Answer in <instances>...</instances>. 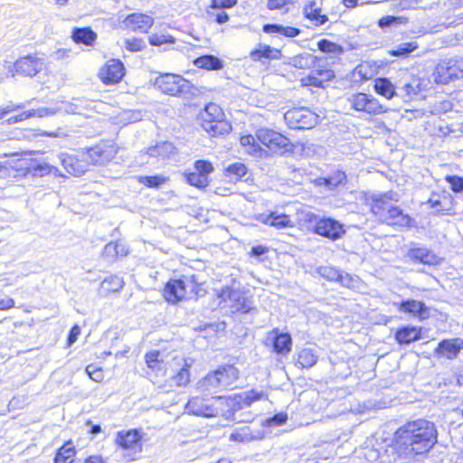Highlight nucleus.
<instances>
[{
  "mask_svg": "<svg viewBox=\"0 0 463 463\" xmlns=\"http://www.w3.org/2000/svg\"><path fill=\"white\" fill-rule=\"evenodd\" d=\"M436 442L435 425L424 419L405 423L394 434V449L400 458L406 459L428 452Z\"/></svg>",
  "mask_w": 463,
  "mask_h": 463,
  "instance_id": "nucleus-1",
  "label": "nucleus"
},
{
  "mask_svg": "<svg viewBox=\"0 0 463 463\" xmlns=\"http://www.w3.org/2000/svg\"><path fill=\"white\" fill-rule=\"evenodd\" d=\"M154 85L164 94L170 96L189 98L198 91L189 80L178 74H160L155 79Z\"/></svg>",
  "mask_w": 463,
  "mask_h": 463,
  "instance_id": "nucleus-2",
  "label": "nucleus"
},
{
  "mask_svg": "<svg viewBox=\"0 0 463 463\" xmlns=\"http://www.w3.org/2000/svg\"><path fill=\"white\" fill-rule=\"evenodd\" d=\"M264 396L263 392H258L255 390L244 392L234 396L225 398V403L228 409L222 412L226 420L237 422H249L251 420L250 413H245L243 417H238L237 411L250 407L252 402L260 400Z\"/></svg>",
  "mask_w": 463,
  "mask_h": 463,
  "instance_id": "nucleus-3",
  "label": "nucleus"
},
{
  "mask_svg": "<svg viewBox=\"0 0 463 463\" xmlns=\"http://www.w3.org/2000/svg\"><path fill=\"white\" fill-rule=\"evenodd\" d=\"M201 118L203 128L213 137L227 134L232 129L231 124L224 119L222 109L215 103L205 106Z\"/></svg>",
  "mask_w": 463,
  "mask_h": 463,
  "instance_id": "nucleus-4",
  "label": "nucleus"
},
{
  "mask_svg": "<svg viewBox=\"0 0 463 463\" xmlns=\"http://www.w3.org/2000/svg\"><path fill=\"white\" fill-rule=\"evenodd\" d=\"M197 286L194 276L172 279L165 287L164 297L167 302L175 304L184 299L188 292L195 293Z\"/></svg>",
  "mask_w": 463,
  "mask_h": 463,
  "instance_id": "nucleus-5",
  "label": "nucleus"
},
{
  "mask_svg": "<svg viewBox=\"0 0 463 463\" xmlns=\"http://www.w3.org/2000/svg\"><path fill=\"white\" fill-rule=\"evenodd\" d=\"M290 128L309 129L317 124L318 116L307 108H294L284 114Z\"/></svg>",
  "mask_w": 463,
  "mask_h": 463,
  "instance_id": "nucleus-6",
  "label": "nucleus"
},
{
  "mask_svg": "<svg viewBox=\"0 0 463 463\" xmlns=\"http://www.w3.org/2000/svg\"><path fill=\"white\" fill-rule=\"evenodd\" d=\"M460 78H463V59L443 61L436 66L433 73L434 81L440 84H448Z\"/></svg>",
  "mask_w": 463,
  "mask_h": 463,
  "instance_id": "nucleus-7",
  "label": "nucleus"
},
{
  "mask_svg": "<svg viewBox=\"0 0 463 463\" xmlns=\"http://www.w3.org/2000/svg\"><path fill=\"white\" fill-rule=\"evenodd\" d=\"M256 137L259 142L275 153L284 154L292 149V145L288 138L271 129H258Z\"/></svg>",
  "mask_w": 463,
  "mask_h": 463,
  "instance_id": "nucleus-8",
  "label": "nucleus"
},
{
  "mask_svg": "<svg viewBox=\"0 0 463 463\" xmlns=\"http://www.w3.org/2000/svg\"><path fill=\"white\" fill-rule=\"evenodd\" d=\"M347 101L352 109L368 115L385 113L387 109L373 95L359 92L350 96Z\"/></svg>",
  "mask_w": 463,
  "mask_h": 463,
  "instance_id": "nucleus-9",
  "label": "nucleus"
},
{
  "mask_svg": "<svg viewBox=\"0 0 463 463\" xmlns=\"http://www.w3.org/2000/svg\"><path fill=\"white\" fill-rule=\"evenodd\" d=\"M219 297L232 308V312L248 313L251 309V302L245 296V293L231 288L222 290Z\"/></svg>",
  "mask_w": 463,
  "mask_h": 463,
  "instance_id": "nucleus-10",
  "label": "nucleus"
},
{
  "mask_svg": "<svg viewBox=\"0 0 463 463\" xmlns=\"http://www.w3.org/2000/svg\"><path fill=\"white\" fill-rule=\"evenodd\" d=\"M125 75V67L122 61L117 59L109 60L99 71L100 80L106 84L119 82Z\"/></svg>",
  "mask_w": 463,
  "mask_h": 463,
  "instance_id": "nucleus-11",
  "label": "nucleus"
},
{
  "mask_svg": "<svg viewBox=\"0 0 463 463\" xmlns=\"http://www.w3.org/2000/svg\"><path fill=\"white\" fill-rule=\"evenodd\" d=\"M314 232L323 237L332 241L340 239L345 231L343 225L331 218H323L317 222Z\"/></svg>",
  "mask_w": 463,
  "mask_h": 463,
  "instance_id": "nucleus-12",
  "label": "nucleus"
},
{
  "mask_svg": "<svg viewBox=\"0 0 463 463\" xmlns=\"http://www.w3.org/2000/svg\"><path fill=\"white\" fill-rule=\"evenodd\" d=\"M117 154V149L110 144H99L87 152L88 158L93 165H103L112 160Z\"/></svg>",
  "mask_w": 463,
  "mask_h": 463,
  "instance_id": "nucleus-13",
  "label": "nucleus"
},
{
  "mask_svg": "<svg viewBox=\"0 0 463 463\" xmlns=\"http://www.w3.org/2000/svg\"><path fill=\"white\" fill-rule=\"evenodd\" d=\"M185 411L189 414L205 418L215 417L219 413L216 408L200 397H193L190 399L186 403Z\"/></svg>",
  "mask_w": 463,
  "mask_h": 463,
  "instance_id": "nucleus-14",
  "label": "nucleus"
},
{
  "mask_svg": "<svg viewBox=\"0 0 463 463\" xmlns=\"http://www.w3.org/2000/svg\"><path fill=\"white\" fill-rule=\"evenodd\" d=\"M16 72L33 77L43 68V61L35 56L28 55L17 60L14 63Z\"/></svg>",
  "mask_w": 463,
  "mask_h": 463,
  "instance_id": "nucleus-15",
  "label": "nucleus"
},
{
  "mask_svg": "<svg viewBox=\"0 0 463 463\" xmlns=\"http://www.w3.org/2000/svg\"><path fill=\"white\" fill-rule=\"evenodd\" d=\"M396 195V194L389 193L373 199L371 203V211L382 222L384 219H386V215L388 214L389 210L393 205L392 202H397V199L394 198Z\"/></svg>",
  "mask_w": 463,
  "mask_h": 463,
  "instance_id": "nucleus-16",
  "label": "nucleus"
},
{
  "mask_svg": "<svg viewBox=\"0 0 463 463\" xmlns=\"http://www.w3.org/2000/svg\"><path fill=\"white\" fill-rule=\"evenodd\" d=\"M312 68L314 70L312 71L311 74L308 75V77L306 79H303V81L306 85L323 88L324 83L327 82L335 77V73L332 70L320 65L319 62H317L316 66Z\"/></svg>",
  "mask_w": 463,
  "mask_h": 463,
  "instance_id": "nucleus-17",
  "label": "nucleus"
},
{
  "mask_svg": "<svg viewBox=\"0 0 463 463\" xmlns=\"http://www.w3.org/2000/svg\"><path fill=\"white\" fill-rule=\"evenodd\" d=\"M59 158L62 166L71 175L81 176L87 171L88 164L86 161L80 160L73 155L61 153Z\"/></svg>",
  "mask_w": 463,
  "mask_h": 463,
  "instance_id": "nucleus-18",
  "label": "nucleus"
},
{
  "mask_svg": "<svg viewBox=\"0 0 463 463\" xmlns=\"http://www.w3.org/2000/svg\"><path fill=\"white\" fill-rule=\"evenodd\" d=\"M303 14L315 26L322 25L328 20L327 15L321 13L320 0L307 1L303 7Z\"/></svg>",
  "mask_w": 463,
  "mask_h": 463,
  "instance_id": "nucleus-19",
  "label": "nucleus"
},
{
  "mask_svg": "<svg viewBox=\"0 0 463 463\" xmlns=\"http://www.w3.org/2000/svg\"><path fill=\"white\" fill-rule=\"evenodd\" d=\"M463 349V339L452 338L442 340L439 343L435 353L448 359H454L458 356L460 350Z\"/></svg>",
  "mask_w": 463,
  "mask_h": 463,
  "instance_id": "nucleus-20",
  "label": "nucleus"
},
{
  "mask_svg": "<svg viewBox=\"0 0 463 463\" xmlns=\"http://www.w3.org/2000/svg\"><path fill=\"white\" fill-rule=\"evenodd\" d=\"M126 23L135 32L146 33L154 24V18L142 13L128 14Z\"/></svg>",
  "mask_w": 463,
  "mask_h": 463,
  "instance_id": "nucleus-21",
  "label": "nucleus"
},
{
  "mask_svg": "<svg viewBox=\"0 0 463 463\" xmlns=\"http://www.w3.org/2000/svg\"><path fill=\"white\" fill-rule=\"evenodd\" d=\"M250 57L254 61H262L263 59L279 60L282 57V53L279 49L268 44L259 43L256 48L250 51Z\"/></svg>",
  "mask_w": 463,
  "mask_h": 463,
  "instance_id": "nucleus-22",
  "label": "nucleus"
},
{
  "mask_svg": "<svg viewBox=\"0 0 463 463\" xmlns=\"http://www.w3.org/2000/svg\"><path fill=\"white\" fill-rule=\"evenodd\" d=\"M117 443L124 449H129L134 452L139 451L141 449L140 435L136 430L119 432L117 437Z\"/></svg>",
  "mask_w": 463,
  "mask_h": 463,
  "instance_id": "nucleus-23",
  "label": "nucleus"
},
{
  "mask_svg": "<svg viewBox=\"0 0 463 463\" xmlns=\"http://www.w3.org/2000/svg\"><path fill=\"white\" fill-rule=\"evenodd\" d=\"M411 221V218L408 214L403 213L400 207L393 204L383 222L389 225L410 227Z\"/></svg>",
  "mask_w": 463,
  "mask_h": 463,
  "instance_id": "nucleus-24",
  "label": "nucleus"
},
{
  "mask_svg": "<svg viewBox=\"0 0 463 463\" xmlns=\"http://www.w3.org/2000/svg\"><path fill=\"white\" fill-rule=\"evenodd\" d=\"M408 256L411 260L427 265H436L439 263V257L427 248H412Z\"/></svg>",
  "mask_w": 463,
  "mask_h": 463,
  "instance_id": "nucleus-25",
  "label": "nucleus"
},
{
  "mask_svg": "<svg viewBox=\"0 0 463 463\" xmlns=\"http://www.w3.org/2000/svg\"><path fill=\"white\" fill-rule=\"evenodd\" d=\"M28 172L32 174L33 176L39 177H43L50 174H53L56 176H62L56 166L51 165L44 161H33L28 167Z\"/></svg>",
  "mask_w": 463,
  "mask_h": 463,
  "instance_id": "nucleus-26",
  "label": "nucleus"
},
{
  "mask_svg": "<svg viewBox=\"0 0 463 463\" xmlns=\"http://www.w3.org/2000/svg\"><path fill=\"white\" fill-rule=\"evenodd\" d=\"M275 335L273 337V349L276 353L287 354L291 351L292 339L288 333H279L278 329H274L271 333Z\"/></svg>",
  "mask_w": 463,
  "mask_h": 463,
  "instance_id": "nucleus-27",
  "label": "nucleus"
},
{
  "mask_svg": "<svg viewBox=\"0 0 463 463\" xmlns=\"http://www.w3.org/2000/svg\"><path fill=\"white\" fill-rule=\"evenodd\" d=\"M263 434L260 430L252 431L249 426H243L236 429L230 436V439L238 442H250L261 439Z\"/></svg>",
  "mask_w": 463,
  "mask_h": 463,
  "instance_id": "nucleus-28",
  "label": "nucleus"
},
{
  "mask_svg": "<svg viewBox=\"0 0 463 463\" xmlns=\"http://www.w3.org/2000/svg\"><path fill=\"white\" fill-rule=\"evenodd\" d=\"M71 38L76 43L93 46L97 40V33L90 27L74 28Z\"/></svg>",
  "mask_w": 463,
  "mask_h": 463,
  "instance_id": "nucleus-29",
  "label": "nucleus"
},
{
  "mask_svg": "<svg viewBox=\"0 0 463 463\" xmlns=\"http://www.w3.org/2000/svg\"><path fill=\"white\" fill-rule=\"evenodd\" d=\"M399 310L403 313L418 315L421 319L428 317V308L423 302L409 299L400 304Z\"/></svg>",
  "mask_w": 463,
  "mask_h": 463,
  "instance_id": "nucleus-30",
  "label": "nucleus"
},
{
  "mask_svg": "<svg viewBox=\"0 0 463 463\" xmlns=\"http://www.w3.org/2000/svg\"><path fill=\"white\" fill-rule=\"evenodd\" d=\"M323 61L311 53L304 52L290 58L288 64L298 69H310L316 66L317 62Z\"/></svg>",
  "mask_w": 463,
  "mask_h": 463,
  "instance_id": "nucleus-31",
  "label": "nucleus"
},
{
  "mask_svg": "<svg viewBox=\"0 0 463 463\" xmlns=\"http://www.w3.org/2000/svg\"><path fill=\"white\" fill-rule=\"evenodd\" d=\"M198 387L203 392L216 393L218 391L223 390L220 382L217 370L209 373L199 383Z\"/></svg>",
  "mask_w": 463,
  "mask_h": 463,
  "instance_id": "nucleus-32",
  "label": "nucleus"
},
{
  "mask_svg": "<svg viewBox=\"0 0 463 463\" xmlns=\"http://www.w3.org/2000/svg\"><path fill=\"white\" fill-rule=\"evenodd\" d=\"M216 370L217 373H219L220 382L222 386V389L231 387L239 378V371L233 365L221 366Z\"/></svg>",
  "mask_w": 463,
  "mask_h": 463,
  "instance_id": "nucleus-33",
  "label": "nucleus"
},
{
  "mask_svg": "<svg viewBox=\"0 0 463 463\" xmlns=\"http://www.w3.org/2000/svg\"><path fill=\"white\" fill-rule=\"evenodd\" d=\"M317 272L321 277H323L328 280L339 281L344 286H347V287L349 286V281H350L349 276L347 274L344 276L343 274L340 273L339 270H337L336 269H335L333 267H329V266L319 267L317 269Z\"/></svg>",
  "mask_w": 463,
  "mask_h": 463,
  "instance_id": "nucleus-34",
  "label": "nucleus"
},
{
  "mask_svg": "<svg viewBox=\"0 0 463 463\" xmlns=\"http://www.w3.org/2000/svg\"><path fill=\"white\" fill-rule=\"evenodd\" d=\"M375 91L388 99L398 95L396 88L387 78H377L373 86Z\"/></svg>",
  "mask_w": 463,
  "mask_h": 463,
  "instance_id": "nucleus-35",
  "label": "nucleus"
},
{
  "mask_svg": "<svg viewBox=\"0 0 463 463\" xmlns=\"http://www.w3.org/2000/svg\"><path fill=\"white\" fill-rule=\"evenodd\" d=\"M76 450L71 441H67L56 452L54 463H73Z\"/></svg>",
  "mask_w": 463,
  "mask_h": 463,
  "instance_id": "nucleus-36",
  "label": "nucleus"
},
{
  "mask_svg": "<svg viewBox=\"0 0 463 463\" xmlns=\"http://www.w3.org/2000/svg\"><path fill=\"white\" fill-rule=\"evenodd\" d=\"M398 90L397 96H401L404 100L413 99L420 92L419 80L412 79L410 82L399 87Z\"/></svg>",
  "mask_w": 463,
  "mask_h": 463,
  "instance_id": "nucleus-37",
  "label": "nucleus"
},
{
  "mask_svg": "<svg viewBox=\"0 0 463 463\" xmlns=\"http://www.w3.org/2000/svg\"><path fill=\"white\" fill-rule=\"evenodd\" d=\"M395 337L399 344H410L420 339V332L416 327H404L397 331Z\"/></svg>",
  "mask_w": 463,
  "mask_h": 463,
  "instance_id": "nucleus-38",
  "label": "nucleus"
},
{
  "mask_svg": "<svg viewBox=\"0 0 463 463\" xmlns=\"http://www.w3.org/2000/svg\"><path fill=\"white\" fill-rule=\"evenodd\" d=\"M346 181V175L345 172L336 171L327 178L317 179L318 184H324L330 190L337 188L339 185L344 184Z\"/></svg>",
  "mask_w": 463,
  "mask_h": 463,
  "instance_id": "nucleus-39",
  "label": "nucleus"
},
{
  "mask_svg": "<svg viewBox=\"0 0 463 463\" xmlns=\"http://www.w3.org/2000/svg\"><path fill=\"white\" fill-rule=\"evenodd\" d=\"M194 62L198 68L206 70H219L222 67V61L213 55L198 57Z\"/></svg>",
  "mask_w": 463,
  "mask_h": 463,
  "instance_id": "nucleus-40",
  "label": "nucleus"
},
{
  "mask_svg": "<svg viewBox=\"0 0 463 463\" xmlns=\"http://www.w3.org/2000/svg\"><path fill=\"white\" fill-rule=\"evenodd\" d=\"M317 356L311 348H304L298 354L297 364L301 368H310L317 364Z\"/></svg>",
  "mask_w": 463,
  "mask_h": 463,
  "instance_id": "nucleus-41",
  "label": "nucleus"
},
{
  "mask_svg": "<svg viewBox=\"0 0 463 463\" xmlns=\"http://www.w3.org/2000/svg\"><path fill=\"white\" fill-rule=\"evenodd\" d=\"M59 109L53 108H39L36 109H29L23 111L18 115V120L23 121L32 117L45 118L53 116L58 112Z\"/></svg>",
  "mask_w": 463,
  "mask_h": 463,
  "instance_id": "nucleus-42",
  "label": "nucleus"
},
{
  "mask_svg": "<svg viewBox=\"0 0 463 463\" xmlns=\"http://www.w3.org/2000/svg\"><path fill=\"white\" fill-rule=\"evenodd\" d=\"M175 151V146L170 142H162L151 146L147 149V154L150 156H168Z\"/></svg>",
  "mask_w": 463,
  "mask_h": 463,
  "instance_id": "nucleus-43",
  "label": "nucleus"
},
{
  "mask_svg": "<svg viewBox=\"0 0 463 463\" xmlns=\"http://www.w3.org/2000/svg\"><path fill=\"white\" fill-rule=\"evenodd\" d=\"M167 180L168 178L163 175H156L152 176L140 175L137 177L139 184H144L149 188H159Z\"/></svg>",
  "mask_w": 463,
  "mask_h": 463,
  "instance_id": "nucleus-44",
  "label": "nucleus"
},
{
  "mask_svg": "<svg viewBox=\"0 0 463 463\" xmlns=\"http://www.w3.org/2000/svg\"><path fill=\"white\" fill-rule=\"evenodd\" d=\"M123 286V279L116 275L106 278L101 283V288L106 292H118Z\"/></svg>",
  "mask_w": 463,
  "mask_h": 463,
  "instance_id": "nucleus-45",
  "label": "nucleus"
},
{
  "mask_svg": "<svg viewBox=\"0 0 463 463\" xmlns=\"http://www.w3.org/2000/svg\"><path fill=\"white\" fill-rule=\"evenodd\" d=\"M263 222L277 228H285L288 226L290 220L286 214H276L271 213L265 217Z\"/></svg>",
  "mask_w": 463,
  "mask_h": 463,
  "instance_id": "nucleus-46",
  "label": "nucleus"
},
{
  "mask_svg": "<svg viewBox=\"0 0 463 463\" xmlns=\"http://www.w3.org/2000/svg\"><path fill=\"white\" fill-rule=\"evenodd\" d=\"M418 48L416 42L402 43L390 51L392 56H407Z\"/></svg>",
  "mask_w": 463,
  "mask_h": 463,
  "instance_id": "nucleus-47",
  "label": "nucleus"
},
{
  "mask_svg": "<svg viewBox=\"0 0 463 463\" xmlns=\"http://www.w3.org/2000/svg\"><path fill=\"white\" fill-rule=\"evenodd\" d=\"M159 351H152L146 354V363L153 371L159 372L163 370V360L160 358Z\"/></svg>",
  "mask_w": 463,
  "mask_h": 463,
  "instance_id": "nucleus-48",
  "label": "nucleus"
},
{
  "mask_svg": "<svg viewBox=\"0 0 463 463\" xmlns=\"http://www.w3.org/2000/svg\"><path fill=\"white\" fill-rule=\"evenodd\" d=\"M186 181L188 184L197 188H204L209 184L208 176H204L196 172L187 174Z\"/></svg>",
  "mask_w": 463,
  "mask_h": 463,
  "instance_id": "nucleus-49",
  "label": "nucleus"
},
{
  "mask_svg": "<svg viewBox=\"0 0 463 463\" xmlns=\"http://www.w3.org/2000/svg\"><path fill=\"white\" fill-rule=\"evenodd\" d=\"M241 145L248 147L247 152L250 155H257L260 148L256 142V138L251 135L242 136L241 137Z\"/></svg>",
  "mask_w": 463,
  "mask_h": 463,
  "instance_id": "nucleus-50",
  "label": "nucleus"
},
{
  "mask_svg": "<svg viewBox=\"0 0 463 463\" xmlns=\"http://www.w3.org/2000/svg\"><path fill=\"white\" fill-rule=\"evenodd\" d=\"M76 102H63V108H58L59 111L64 109L68 114H82V107L85 102L82 99H76Z\"/></svg>",
  "mask_w": 463,
  "mask_h": 463,
  "instance_id": "nucleus-51",
  "label": "nucleus"
},
{
  "mask_svg": "<svg viewBox=\"0 0 463 463\" xmlns=\"http://www.w3.org/2000/svg\"><path fill=\"white\" fill-rule=\"evenodd\" d=\"M189 365L185 364L180 371L173 377L177 386H185L190 382Z\"/></svg>",
  "mask_w": 463,
  "mask_h": 463,
  "instance_id": "nucleus-52",
  "label": "nucleus"
},
{
  "mask_svg": "<svg viewBox=\"0 0 463 463\" xmlns=\"http://www.w3.org/2000/svg\"><path fill=\"white\" fill-rule=\"evenodd\" d=\"M226 175H234L236 177H243L247 174V167L241 162L229 165L226 169Z\"/></svg>",
  "mask_w": 463,
  "mask_h": 463,
  "instance_id": "nucleus-53",
  "label": "nucleus"
},
{
  "mask_svg": "<svg viewBox=\"0 0 463 463\" xmlns=\"http://www.w3.org/2000/svg\"><path fill=\"white\" fill-rule=\"evenodd\" d=\"M146 47V43L141 38H131L125 41V48L132 52H140Z\"/></svg>",
  "mask_w": 463,
  "mask_h": 463,
  "instance_id": "nucleus-54",
  "label": "nucleus"
},
{
  "mask_svg": "<svg viewBox=\"0 0 463 463\" xmlns=\"http://www.w3.org/2000/svg\"><path fill=\"white\" fill-rule=\"evenodd\" d=\"M406 22H407V18H405V17L388 15V16L382 17L378 21V25L381 28H385V27H390L393 24H402V23H406Z\"/></svg>",
  "mask_w": 463,
  "mask_h": 463,
  "instance_id": "nucleus-55",
  "label": "nucleus"
},
{
  "mask_svg": "<svg viewBox=\"0 0 463 463\" xmlns=\"http://www.w3.org/2000/svg\"><path fill=\"white\" fill-rule=\"evenodd\" d=\"M448 200L449 198L446 195H443L442 199L439 196L432 195L428 200V203H430V207L435 209L437 212H442L448 210V208L444 205Z\"/></svg>",
  "mask_w": 463,
  "mask_h": 463,
  "instance_id": "nucleus-56",
  "label": "nucleus"
},
{
  "mask_svg": "<svg viewBox=\"0 0 463 463\" xmlns=\"http://www.w3.org/2000/svg\"><path fill=\"white\" fill-rule=\"evenodd\" d=\"M196 173L208 176L213 171V166L211 162L205 160H197L194 163Z\"/></svg>",
  "mask_w": 463,
  "mask_h": 463,
  "instance_id": "nucleus-57",
  "label": "nucleus"
},
{
  "mask_svg": "<svg viewBox=\"0 0 463 463\" xmlns=\"http://www.w3.org/2000/svg\"><path fill=\"white\" fill-rule=\"evenodd\" d=\"M445 180L449 184L453 192H463V177L458 175H447Z\"/></svg>",
  "mask_w": 463,
  "mask_h": 463,
  "instance_id": "nucleus-58",
  "label": "nucleus"
},
{
  "mask_svg": "<svg viewBox=\"0 0 463 463\" xmlns=\"http://www.w3.org/2000/svg\"><path fill=\"white\" fill-rule=\"evenodd\" d=\"M208 16L212 17L217 24H222L229 20V16L222 9H211L207 11Z\"/></svg>",
  "mask_w": 463,
  "mask_h": 463,
  "instance_id": "nucleus-59",
  "label": "nucleus"
},
{
  "mask_svg": "<svg viewBox=\"0 0 463 463\" xmlns=\"http://www.w3.org/2000/svg\"><path fill=\"white\" fill-rule=\"evenodd\" d=\"M318 49L323 52H335L341 49V47L326 39H322L317 43Z\"/></svg>",
  "mask_w": 463,
  "mask_h": 463,
  "instance_id": "nucleus-60",
  "label": "nucleus"
},
{
  "mask_svg": "<svg viewBox=\"0 0 463 463\" xmlns=\"http://www.w3.org/2000/svg\"><path fill=\"white\" fill-rule=\"evenodd\" d=\"M86 373L95 382L99 383L103 380V372L100 368L96 367L93 364H89L86 367Z\"/></svg>",
  "mask_w": 463,
  "mask_h": 463,
  "instance_id": "nucleus-61",
  "label": "nucleus"
},
{
  "mask_svg": "<svg viewBox=\"0 0 463 463\" xmlns=\"http://www.w3.org/2000/svg\"><path fill=\"white\" fill-rule=\"evenodd\" d=\"M149 43L154 46H160L166 43H174V39L171 36H165L163 34H152L149 37Z\"/></svg>",
  "mask_w": 463,
  "mask_h": 463,
  "instance_id": "nucleus-62",
  "label": "nucleus"
},
{
  "mask_svg": "<svg viewBox=\"0 0 463 463\" xmlns=\"http://www.w3.org/2000/svg\"><path fill=\"white\" fill-rule=\"evenodd\" d=\"M237 4V0H212L211 9L231 8Z\"/></svg>",
  "mask_w": 463,
  "mask_h": 463,
  "instance_id": "nucleus-63",
  "label": "nucleus"
},
{
  "mask_svg": "<svg viewBox=\"0 0 463 463\" xmlns=\"http://www.w3.org/2000/svg\"><path fill=\"white\" fill-rule=\"evenodd\" d=\"M80 334V327L77 325L73 326L70 331L69 335H68V345H71L72 344H74L77 341Z\"/></svg>",
  "mask_w": 463,
  "mask_h": 463,
  "instance_id": "nucleus-64",
  "label": "nucleus"
}]
</instances>
